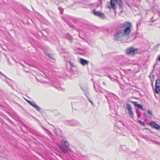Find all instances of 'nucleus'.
Here are the masks:
<instances>
[{
	"mask_svg": "<svg viewBox=\"0 0 160 160\" xmlns=\"http://www.w3.org/2000/svg\"><path fill=\"white\" fill-rule=\"evenodd\" d=\"M155 92L158 94L160 92V80L157 79L155 83Z\"/></svg>",
	"mask_w": 160,
	"mask_h": 160,
	"instance_id": "obj_8",
	"label": "nucleus"
},
{
	"mask_svg": "<svg viewBox=\"0 0 160 160\" xmlns=\"http://www.w3.org/2000/svg\"><path fill=\"white\" fill-rule=\"evenodd\" d=\"M158 59L159 61H160V56H159Z\"/></svg>",
	"mask_w": 160,
	"mask_h": 160,
	"instance_id": "obj_26",
	"label": "nucleus"
},
{
	"mask_svg": "<svg viewBox=\"0 0 160 160\" xmlns=\"http://www.w3.org/2000/svg\"><path fill=\"white\" fill-rule=\"evenodd\" d=\"M5 81L6 82V83L8 84L9 86H10V85L9 84L8 82L6 80H5Z\"/></svg>",
	"mask_w": 160,
	"mask_h": 160,
	"instance_id": "obj_23",
	"label": "nucleus"
},
{
	"mask_svg": "<svg viewBox=\"0 0 160 160\" xmlns=\"http://www.w3.org/2000/svg\"><path fill=\"white\" fill-rule=\"evenodd\" d=\"M119 6V8H122L123 4L121 0H110V5L111 8L113 9H116V6L115 2Z\"/></svg>",
	"mask_w": 160,
	"mask_h": 160,
	"instance_id": "obj_4",
	"label": "nucleus"
},
{
	"mask_svg": "<svg viewBox=\"0 0 160 160\" xmlns=\"http://www.w3.org/2000/svg\"><path fill=\"white\" fill-rule=\"evenodd\" d=\"M147 116L150 118L152 116V112L149 110H148Z\"/></svg>",
	"mask_w": 160,
	"mask_h": 160,
	"instance_id": "obj_14",
	"label": "nucleus"
},
{
	"mask_svg": "<svg viewBox=\"0 0 160 160\" xmlns=\"http://www.w3.org/2000/svg\"><path fill=\"white\" fill-rule=\"evenodd\" d=\"M64 59L65 61H68L67 59H66V58L64 57Z\"/></svg>",
	"mask_w": 160,
	"mask_h": 160,
	"instance_id": "obj_24",
	"label": "nucleus"
},
{
	"mask_svg": "<svg viewBox=\"0 0 160 160\" xmlns=\"http://www.w3.org/2000/svg\"><path fill=\"white\" fill-rule=\"evenodd\" d=\"M94 90L96 92H98V90L96 89L94 85Z\"/></svg>",
	"mask_w": 160,
	"mask_h": 160,
	"instance_id": "obj_20",
	"label": "nucleus"
},
{
	"mask_svg": "<svg viewBox=\"0 0 160 160\" xmlns=\"http://www.w3.org/2000/svg\"><path fill=\"white\" fill-rule=\"evenodd\" d=\"M138 122L139 124H141L143 126H145V125L144 122L142 121H141L140 120H138Z\"/></svg>",
	"mask_w": 160,
	"mask_h": 160,
	"instance_id": "obj_16",
	"label": "nucleus"
},
{
	"mask_svg": "<svg viewBox=\"0 0 160 160\" xmlns=\"http://www.w3.org/2000/svg\"><path fill=\"white\" fill-rule=\"evenodd\" d=\"M69 64L72 67H75V65H74L73 62H72L71 61H69Z\"/></svg>",
	"mask_w": 160,
	"mask_h": 160,
	"instance_id": "obj_19",
	"label": "nucleus"
},
{
	"mask_svg": "<svg viewBox=\"0 0 160 160\" xmlns=\"http://www.w3.org/2000/svg\"><path fill=\"white\" fill-rule=\"evenodd\" d=\"M131 102L132 103L135 107H137L138 108L141 109L143 110H144L143 108L142 105L138 104L137 102L131 101Z\"/></svg>",
	"mask_w": 160,
	"mask_h": 160,
	"instance_id": "obj_13",
	"label": "nucleus"
},
{
	"mask_svg": "<svg viewBox=\"0 0 160 160\" xmlns=\"http://www.w3.org/2000/svg\"><path fill=\"white\" fill-rule=\"evenodd\" d=\"M43 129L44 130H45L46 131V132H47V133L49 136H51V135L52 134L51 132L48 130V129H47L45 128H43Z\"/></svg>",
	"mask_w": 160,
	"mask_h": 160,
	"instance_id": "obj_17",
	"label": "nucleus"
},
{
	"mask_svg": "<svg viewBox=\"0 0 160 160\" xmlns=\"http://www.w3.org/2000/svg\"><path fill=\"white\" fill-rule=\"evenodd\" d=\"M158 45H159V44H158L157 45V46H158Z\"/></svg>",
	"mask_w": 160,
	"mask_h": 160,
	"instance_id": "obj_29",
	"label": "nucleus"
},
{
	"mask_svg": "<svg viewBox=\"0 0 160 160\" xmlns=\"http://www.w3.org/2000/svg\"><path fill=\"white\" fill-rule=\"evenodd\" d=\"M27 101L28 103L34 107L38 111H40V107L38 106L35 102H32L29 100H27Z\"/></svg>",
	"mask_w": 160,
	"mask_h": 160,
	"instance_id": "obj_9",
	"label": "nucleus"
},
{
	"mask_svg": "<svg viewBox=\"0 0 160 160\" xmlns=\"http://www.w3.org/2000/svg\"><path fill=\"white\" fill-rule=\"evenodd\" d=\"M103 84L104 85H106V84H105V83L104 82H103Z\"/></svg>",
	"mask_w": 160,
	"mask_h": 160,
	"instance_id": "obj_27",
	"label": "nucleus"
},
{
	"mask_svg": "<svg viewBox=\"0 0 160 160\" xmlns=\"http://www.w3.org/2000/svg\"><path fill=\"white\" fill-rule=\"evenodd\" d=\"M92 12L95 15L100 18H102L104 16V14L100 12H98L95 10H93Z\"/></svg>",
	"mask_w": 160,
	"mask_h": 160,
	"instance_id": "obj_11",
	"label": "nucleus"
},
{
	"mask_svg": "<svg viewBox=\"0 0 160 160\" xmlns=\"http://www.w3.org/2000/svg\"><path fill=\"white\" fill-rule=\"evenodd\" d=\"M123 33L121 31L117 32L114 36L115 38L117 39H120L125 37Z\"/></svg>",
	"mask_w": 160,
	"mask_h": 160,
	"instance_id": "obj_7",
	"label": "nucleus"
},
{
	"mask_svg": "<svg viewBox=\"0 0 160 160\" xmlns=\"http://www.w3.org/2000/svg\"><path fill=\"white\" fill-rule=\"evenodd\" d=\"M99 91L102 93H104V92H107V95H105V97L108 100V103L109 104H111L110 101L112 100V101L113 102V99H116L118 98L113 93H110L105 90H103L102 88L99 87ZM111 105H110L109 107H111Z\"/></svg>",
	"mask_w": 160,
	"mask_h": 160,
	"instance_id": "obj_2",
	"label": "nucleus"
},
{
	"mask_svg": "<svg viewBox=\"0 0 160 160\" xmlns=\"http://www.w3.org/2000/svg\"><path fill=\"white\" fill-rule=\"evenodd\" d=\"M139 52L138 48L133 47H130L126 50V53L128 56H133L135 54L138 53Z\"/></svg>",
	"mask_w": 160,
	"mask_h": 160,
	"instance_id": "obj_3",
	"label": "nucleus"
},
{
	"mask_svg": "<svg viewBox=\"0 0 160 160\" xmlns=\"http://www.w3.org/2000/svg\"><path fill=\"white\" fill-rule=\"evenodd\" d=\"M80 62L82 65L84 66L85 65H88L89 62L88 61L85 60L82 58H80Z\"/></svg>",
	"mask_w": 160,
	"mask_h": 160,
	"instance_id": "obj_12",
	"label": "nucleus"
},
{
	"mask_svg": "<svg viewBox=\"0 0 160 160\" xmlns=\"http://www.w3.org/2000/svg\"><path fill=\"white\" fill-rule=\"evenodd\" d=\"M138 118H140V114H138Z\"/></svg>",
	"mask_w": 160,
	"mask_h": 160,
	"instance_id": "obj_25",
	"label": "nucleus"
},
{
	"mask_svg": "<svg viewBox=\"0 0 160 160\" xmlns=\"http://www.w3.org/2000/svg\"><path fill=\"white\" fill-rule=\"evenodd\" d=\"M44 53L46 54L47 55L48 57L51 59H53V56L52 54H48L46 52L44 51Z\"/></svg>",
	"mask_w": 160,
	"mask_h": 160,
	"instance_id": "obj_15",
	"label": "nucleus"
},
{
	"mask_svg": "<svg viewBox=\"0 0 160 160\" xmlns=\"http://www.w3.org/2000/svg\"><path fill=\"white\" fill-rule=\"evenodd\" d=\"M151 127L153 128H155L157 129L160 130V126L156 123L155 122L152 121L150 123Z\"/></svg>",
	"mask_w": 160,
	"mask_h": 160,
	"instance_id": "obj_10",
	"label": "nucleus"
},
{
	"mask_svg": "<svg viewBox=\"0 0 160 160\" xmlns=\"http://www.w3.org/2000/svg\"><path fill=\"white\" fill-rule=\"evenodd\" d=\"M122 27L124 28L122 32L124 36L129 37L130 36L132 29V23L129 22H127L122 24Z\"/></svg>",
	"mask_w": 160,
	"mask_h": 160,
	"instance_id": "obj_1",
	"label": "nucleus"
},
{
	"mask_svg": "<svg viewBox=\"0 0 160 160\" xmlns=\"http://www.w3.org/2000/svg\"><path fill=\"white\" fill-rule=\"evenodd\" d=\"M126 108L129 116L131 118H133L134 113L132 111V108L131 105L129 103H127L126 104Z\"/></svg>",
	"mask_w": 160,
	"mask_h": 160,
	"instance_id": "obj_6",
	"label": "nucleus"
},
{
	"mask_svg": "<svg viewBox=\"0 0 160 160\" xmlns=\"http://www.w3.org/2000/svg\"><path fill=\"white\" fill-rule=\"evenodd\" d=\"M76 124H74V125H75Z\"/></svg>",
	"mask_w": 160,
	"mask_h": 160,
	"instance_id": "obj_30",
	"label": "nucleus"
},
{
	"mask_svg": "<svg viewBox=\"0 0 160 160\" xmlns=\"http://www.w3.org/2000/svg\"><path fill=\"white\" fill-rule=\"evenodd\" d=\"M2 75L3 76H4L5 77H6V76L4 75H3V74H2V73H1Z\"/></svg>",
	"mask_w": 160,
	"mask_h": 160,
	"instance_id": "obj_28",
	"label": "nucleus"
},
{
	"mask_svg": "<svg viewBox=\"0 0 160 160\" xmlns=\"http://www.w3.org/2000/svg\"><path fill=\"white\" fill-rule=\"evenodd\" d=\"M64 145L65 147H64V145H62L59 146V148L64 153H66L71 150L68 147L69 146L68 142L67 141H64Z\"/></svg>",
	"mask_w": 160,
	"mask_h": 160,
	"instance_id": "obj_5",
	"label": "nucleus"
},
{
	"mask_svg": "<svg viewBox=\"0 0 160 160\" xmlns=\"http://www.w3.org/2000/svg\"><path fill=\"white\" fill-rule=\"evenodd\" d=\"M123 147H125V146H123Z\"/></svg>",
	"mask_w": 160,
	"mask_h": 160,
	"instance_id": "obj_31",
	"label": "nucleus"
},
{
	"mask_svg": "<svg viewBox=\"0 0 160 160\" xmlns=\"http://www.w3.org/2000/svg\"><path fill=\"white\" fill-rule=\"evenodd\" d=\"M59 90H61L62 91H64V88H62L60 87H58V88H56Z\"/></svg>",
	"mask_w": 160,
	"mask_h": 160,
	"instance_id": "obj_18",
	"label": "nucleus"
},
{
	"mask_svg": "<svg viewBox=\"0 0 160 160\" xmlns=\"http://www.w3.org/2000/svg\"><path fill=\"white\" fill-rule=\"evenodd\" d=\"M89 100L90 102L92 104H93V102L89 99Z\"/></svg>",
	"mask_w": 160,
	"mask_h": 160,
	"instance_id": "obj_22",
	"label": "nucleus"
},
{
	"mask_svg": "<svg viewBox=\"0 0 160 160\" xmlns=\"http://www.w3.org/2000/svg\"><path fill=\"white\" fill-rule=\"evenodd\" d=\"M91 41H90V40L88 41H87V43H88L89 44H90L89 43L91 42Z\"/></svg>",
	"mask_w": 160,
	"mask_h": 160,
	"instance_id": "obj_21",
	"label": "nucleus"
}]
</instances>
